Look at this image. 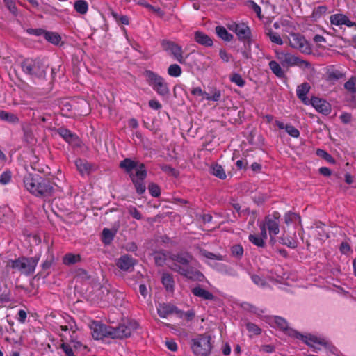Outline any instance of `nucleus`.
I'll use <instances>...</instances> for the list:
<instances>
[{"mask_svg":"<svg viewBox=\"0 0 356 356\" xmlns=\"http://www.w3.org/2000/svg\"><path fill=\"white\" fill-rule=\"evenodd\" d=\"M243 248L240 244H236L232 246V255L237 259H241L243 255Z\"/></svg>","mask_w":356,"mask_h":356,"instance_id":"43","label":"nucleus"},{"mask_svg":"<svg viewBox=\"0 0 356 356\" xmlns=\"http://www.w3.org/2000/svg\"><path fill=\"white\" fill-rule=\"evenodd\" d=\"M92 337L95 339H102L104 337H110V327L101 323L99 321H93L90 325Z\"/></svg>","mask_w":356,"mask_h":356,"instance_id":"15","label":"nucleus"},{"mask_svg":"<svg viewBox=\"0 0 356 356\" xmlns=\"http://www.w3.org/2000/svg\"><path fill=\"white\" fill-rule=\"evenodd\" d=\"M178 312V314H181V316H184L188 321L192 320L195 316V312L193 310H188L186 312H180L179 310Z\"/></svg>","mask_w":356,"mask_h":356,"instance_id":"63","label":"nucleus"},{"mask_svg":"<svg viewBox=\"0 0 356 356\" xmlns=\"http://www.w3.org/2000/svg\"><path fill=\"white\" fill-rule=\"evenodd\" d=\"M216 33L220 38L226 42H230L233 39V35L231 33H228V31L224 26H216Z\"/></svg>","mask_w":356,"mask_h":356,"instance_id":"30","label":"nucleus"},{"mask_svg":"<svg viewBox=\"0 0 356 356\" xmlns=\"http://www.w3.org/2000/svg\"><path fill=\"white\" fill-rule=\"evenodd\" d=\"M140 169L136 172H135L134 176H131V181L134 184L136 192L138 194H143L145 190L146 187L144 184V179L147 177V170L145 169V165H140Z\"/></svg>","mask_w":356,"mask_h":356,"instance_id":"14","label":"nucleus"},{"mask_svg":"<svg viewBox=\"0 0 356 356\" xmlns=\"http://www.w3.org/2000/svg\"><path fill=\"white\" fill-rule=\"evenodd\" d=\"M272 321L277 328L284 332L286 334L302 339L306 344L314 348H316V345L325 346L327 344L325 340L323 338H318L312 334L302 335L297 331L289 328L287 321L280 316H274Z\"/></svg>","mask_w":356,"mask_h":356,"instance_id":"3","label":"nucleus"},{"mask_svg":"<svg viewBox=\"0 0 356 356\" xmlns=\"http://www.w3.org/2000/svg\"><path fill=\"white\" fill-rule=\"evenodd\" d=\"M230 81L235 83L239 87H243L245 84V80L242 78L241 75L238 73L232 74L229 77Z\"/></svg>","mask_w":356,"mask_h":356,"instance_id":"44","label":"nucleus"},{"mask_svg":"<svg viewBox=\"0 0 356 356\" xmlns=\"http://www.w3.org/2000/svg\"><path fill=\"white\" fill-rule=\"evenodd\" d=\"M75 165L81 175L89 173L92 168V165L87 161L81 159H77L75 161Z\"/></svg>","mask_w":356,"mask_h":356,"instance_id":"25","label":"nucleus"},{"mask_svg":"<svg viewBox=\"0 0 356 356\" xmlns=\"http://www.w3.org/2000/svg\"><path fill=\"white\" fill-rule=\"evenodd\" d=\"M22 68L24 72L31 76H43L46 74V67L39 59H25Z\"/></svg>","mask_w":356,"mask_h":356,"instance_id":"7","label":"nucleus"},{"mask_svg":"<svg viewBox=\"0 0 356 356\" xmlns=\"http://www.w3.org/2000/svg\"><path fill=\"white\" fill-rule=\"evenodd\" d=\"M203 255L206 258H208L210 259H215V260H220V261L224 260V256H222L220 254H214V253L206 251L203 253Z\"/></svg>","mask_w":356,"mask_h":356,"instance_id":"54","label":"nucleus"},{"mask_svg":"<svg viewBox=\"0 0 356 356\" xmlns=\"http://www.w3.org/2000/svg\"><path fill=\"white\" fill-rule=\"evenodd\" d=\"M171 259L174 263L170 268L181 275L193 280H200L203 277L200 272L193 270L189 266L192 259V257L189 254L185 252L175 254L171 256Z\"/></svg>","mask_w":356,"mask_h":356,"instance_id":"2","label":"nucleus"},{"mask_svg":"<svg viewBox=\"0 0 356 356\" xmlns=\"http://www.w3.org/2000/svg\"><path fill=\"white\" fill-rule=\"evenodd\" d=\"M115 264L122 270L131 271L136 264V260L130 255L124 254L116 260Z\"/></svg>","mask_w":356,"mask_h":356,"instance_id":"17","label":"nucleus"},{"mask_svg":"<svg viewBox=\"0 0 356 356\" xmlns=\"http://www.w3.org/2000/svg\"><path fill=\"white\" fill-rule=\"evenodd\" d=\"M252 280L255 284H257L258 286H264V285H265L264 280L259 275H253L252 276Z\"/></svg>","mask_w":356,"mask_h":356,"instance_id":"61","label":"nucleus"},{"mask_svg":"<svg viewBox=\"0 0 356 356\" xmlns=\"http://www.w3.org/2000/svg\"><path fill=\"white\" fill-rule=\"evenodd\" d=\"M156 309L159 316L161 318H167L169 315L177 313L178 314V309L176 307L172 305L167 304V303H159L156 306Z\"/></svg>","mask_w":356,"mask_h":356,"instance_id":"20","label":"nucleus"},{"mask_svg":"<svg viewBox=\"0 0 356 356\" xmlns=\"http://www.w3.org/2000/svg\"><path fill=\"white\" fill-rule=\"evenodd\" d=\"M60 348H61L63 350L65 356H76L74 353V351H73V349H72L71 345H70L67 343H65V342L61 343L60 345Z\"/></svg>","mask_w":356,"mask_h":356,"instance_id":"48","label":"nucleus"},{"mask_svg":"<svg viewBox=\"0 0 356 356\" xmlns=\"http://www.w3.org/2000/svg\"><path fill=\"white\" fill-rule=\"evenodd\" d=\"M191 291L194 296L199 297L204 300H213L215 299V296L213 293L203 289L200 286L193 288Z\"/></svg>","mask_w":356,"mask_h":356,"instance_id":"23","label":"nucleus"},{"mask_svg":"<svg viewBox=\"0 0 356 356\" xmlns=\"http://www.w3.org/2000/svg\"><path fill=\"white\" fill-rule=\"evenodd\" d=\"M148 189L152 196L157 197L161 194V190L159 186L156 184L152 183L149 185Z\"/></svg>","mask_w":356,"mask_h":356,"instance_id":"50","label":"nucleus"},{"mask_svg":"<svg viewBox=\"0 0 356 356\" xmlns=\"http://www.w3.org/2000/svg\"><path fill=\"white\" fill-rule=\"evenodd\" d=\"M211 174L220 179H225L227 175L222 165L216 163L211 166Z\"/></svg>","mask_w":356,"mask_h":356,"instance_id":"27","label":"nucleus"},{"mask_svg":"<svg viewBox=\"0 0 356 356\" xmlns=\"http://www.w3.org/2000/svg\"><path fill=\"white\" fill-rule=\"evenodd\" d=\"M194 40L197 43L205 47H211L213 45L212 39L202 31L195 32Z\"/></svg>","mask_w":356,"mask_h":356,"instance_id":"24","label":"nucleus"},{"mask_svg":"<svg viewBox=\"0 0 356 356\" xmlns=\"http://www.w3.org/2000/svg\"><path fill=\"white\" fill-rule=\"evenodd\" d=\"M219 56L220 58L225 63H228L232 58V55L228 54L225 49L220 50Z\"/></svg>","mask_w":356,"mask_h":356,"instance_id":"58","label":"nucleus"},{"mask_svg":"<svg viewBox=\"0 0 356 356\" xmlns=\"http://www.w3.org/2000/svg\"><path fill=\"white\" fill-rule=\"evenodd\" d=\"M330 24L332 25L341 26L346 25L348 27H353L355 26V22H351L348 17L342 13H337L332 15L330 17Z\"/></svg>","mask_w":356,"mask_h":356,"instance_id":"18","label":"nucleus"},{"mask_svg":"<svg viewBox=\"0 0 356 356\" xmlns=\"http://www.w3.org/2000/svg\"><path fill=\"white\" fill-rule=\"evenodd\" d=\"M310 85L308 83H303L299 85L296 89V95L305 104H310V99L307 97V94L309 92Z\"/></svg>","mask_w":356,"mask_h":356,"instance_id":"21","label":"nucleus"},{"mask_svg":"<svg viewBox=\"0 0 356 356\" xmlns=\"http://www.w3.org/2000/svg\"><path fill=\"white\" fill-rule=\"evenodd\" d=\"M59 135L68 143L78 145L79 139L78 136L70 130L65 128H60L58 130Z\"/></svg>","mask_w":356,"mask_h":356,"instance_id":"22","label":"nucleus"},{"mask_svg":"<svg viewBox=\"0 0 356 356\" xmlns=\"http://www.w3.org/2000/svg\"><path fill=\"white\" fill-rule=\"evenodd\" d=\"M68 325H60V328L62 331L66 332L67 330H73L75 327V322L74 321L70 318L69 321H67Z\"/></svg>","mask_w":356,"mask_h":356,"instance_id":"57","label":"nucleus"},{"mask_svg":"<svg viewBox=\"0 0 356 356\" xmlns=\"http://www.w3.org/2000/svg\"><path fill=\"white\" fill-rule=\"evenodd\" d=\"M248 239L252 244L257 247L264 248L265 246V240L259 235L250 234Z\"/></svg>","mask_w":356,"mask_h":356,"instance_id":"40","label":"nucleus"},{"mask_svg":"<svg viewBox=\"0 0 356 356\" xmlns=\"http://www.w3.org/2000/svg\"><path fill=\"white\" fill-rule=\"evenodd\" d=\"M222 97V92L220 90L216 88H211L210 92H207L206 99L207 101L218 102Z\"/></svg>","mask_w":356,"mask_h":356,"instance_id":"33","label":"nucleus"},{"mask_svg":"<svg viewBox=\"0 0 356 356\" xmlns=\"http://www.w3.org/2000/svg\"><path fill=\"white\" fill-rule=\"evenodd\" d=\"M24 184L29 193L35 197L42 198L51 196L56 186L49 178L31 175L24 177Z\"/></svg>","mask_w":356,"mask_h":356,"instance_id":"1","label":"nucleus"},{"mask_svg":"<svg viewBox=\"0 0 356 356\" xmlns=\"http://www.w3.org/2000/svg\"><path fill=\"white\" fill-rule=\"evenodd\" d=\"M161 45L164 51L169 52L179 63L184 64L186 63V58L183 56V49L180 45L168 40H163L161 42Z\"/></svg>","mask_w":356,"mask_h":356,"instance_id":"11","label":"nucleus"},{"mask_svg":"<svg viewBox=\"0 0 356 356\" xmlns=\"http://www.w3.org/2000/svg\"><path fill=\"white\" fill-rule=\"evenodd\" d=\"M310 101V104H312L317 111L325 115L330 113V106L329 103L326 101L316 97H312Z\"/></svg>","mask_w":356,"mask_h":356,"instance_id":"19","label":"nucleus"},{"mask_svg":"<svg viewBox=\"0 0 356 356\" xmlns=\"http://www.w3.org/2000/svg\"><path fill=\"white\" fill-rule=\"evenodd\" d=\"M181 73L182 70L177 64H171L168 68V74L172 77H179Z\"/></svg>","mask_w":356,"mask_h":356,"instance_id":"39","label":"nucleus"},{"mask_svg":"<svg viewBox=\"0 0 356 356\" xmlns=\"http://www.w3.org/2000/svg\"><path fill=\"white\" fill-rule=\"evenodd\" d=\"M345 88L353 94L352 102L356 106V77L350 78L344 85Z\"/></svg>","mask_w":356,"mask_h":356,"instance_id":"26","label":"nucleus"},{"mask_svg":"<svg viewBox=\"0 0 356 356\" xmlns=\"http://www.w3.org/2000/svg\"><path fill=\"white\" fill-rule=\"evenodd\" d=\"M211 337L206 335H200L193 339L191 346L193 352L197 356H207L211 350Z\"/></svg>","mask_w":356,"mask_h":356,"instance_id":"8","label":"nucleus"},{"mask_svg":"<svg viewBox=\"0 0 356 356\" xmlns=\"http://www.w3.org/2000/svg\"><path fill=\"white\" fill-rule=\"evenodd\" d=\"M161 282L168 291H172L174 287V280L169 273L163 274Z\"/></svg>","mask_w":356,"mask_h":356,"instance_id":"36","label":"nucleus"},{"mask_svg":"<svg viewBox=\"0 0 356 356\" xmlns=\"http://www.w3.org/2000/svg\"><path fill=\"white\" fill-rule=\"evenodd\" d=\"M11 177L12 174L10 171L7 170L2 172L0 175V184L3 185L8 184L11 180Z\"/></svg>","mask_w":356,"mask_h":356,"instance_id":"51","label":"nucleus"},{"mask_svg":"<svg viewBox=\"0 0 356 356\" xmlns=\"http://www.w3.org/2000/svg\"><path fill=\"white\" fill-rule=\"evenodd\" d=\"M228 29L234 32L239 40L243 42H249L252 38L250 28L247 24L243 22H232L227 25Z\"/></svg>","mask_w":356,"mask_h":356,"instance_id":"12","label":"nucleus"},{"mask_svg":"<svg viewBox=\"0 0 356 356\" xmlns=\"http://www.w3.org/2000/svg\"><path fill=\"white\" fill-rule=\"evenodd\" d=\"M275 58L283 67L298 66L302 70L309 69L311 67V64L308 61L302 60L300 57L286 51L275 49Z\"/></svg>","mask_w":356,"mask_h":356,"instance_id":"5","label":"nucleus"},{"mask_svg":"<svg viewBox=\"0 0 356 356\" xmlns=\"http://www.w3.org/2000/svg\"><path fill=\"white\" fill-rule=\"evenodd\" d=\"M285 130L286 133L293 138H297L300 136L299 130L290 124H286Z\"/></svg>","mask_w":356,"mask_h":356,"instance_id":"46","label":"nucleus"},{"mask_svg":"<svg viewBox=\"0 0 356 356\" xmlns=\"http://www.w3.org/2000/svg\"><path fill=\"white\" fill-rule=\"evenodd\" d=\"M147 83L161 96H165L170 93L168 84L165 80L158 74L152 70L144 72Z\"/></svg>","mask_w":356,"mask_h":356,"instance_id":"6","label":"nucleus"},{"mask_svg":"<svg viewBox=\"0 0 356 356\" xmlns=\"http://www.w3.org/2000/svg\"><path fill=\"white\" fill-rule=\"evenodd\" d=\"M26 31L30 35L36 36L43 35L44 37L47 31L42 29H28Z\"/></svg>","mask_w":356,"mask_h":356,"instance_id":"56","label":"nucleus"},{"mask_svg":"<svg viewBox=\"0 0 356 356\" xmlns=\"http://www.w3.org/2000/svg\"><path fill=\"white\" fill-rule=\"evenodd\" d=\"M342 77L343 74L338 70L330 71L327 73V79L330 81H337L341 79Z\"/></svg>","mask_w":356,"mask_h":356,"instance_id":"52","label":"nucleus"},{"mask_svg":"<svg viewBox=\"0 0 356 356\" xmlns=\"http://www.w3.org/2000/svg\"><path fill=\"white\" fill-rule=\"evenodd\" d=\"M191 94L195 96H202L206 99L207 92L203 91L200 87L193 88L191 90Z\"/></svg>","mask_w":356,"mask_h":356,"instance_id":"60","label":"nucleus"},{"mask_svg":"<svg viewBox=\"0 0 356 356\" xmlns=\"http://www.w3.org/2000/svg\"><path fill=\"white\" fill-rule=\"evenodd\" d=\"M3 1L10 13H12L14 15H17V9L15 6V0H3Z\"/></svg>","mask_w":356,"mask_h":356,"instance_id":"53","label":"nucleus"},{"mask_svg":"<svg viewBox=\"0 0 356 356\" xmlns=\"http://www.w3.org/2000/svg\"><path fill=\"white\" fill-rule=\"evenodd\" d=\"M0 119L10 123H17L19 122V118L16 115L3 110H0Z\"/></svg>","mask_w":356,"mask_h":356,"instance_id":"34","label":"nucleus"},{"mask_svg":"<svg viewBox=\"0 0 356 356\" xmlns=\"http://www.w3.org/2000/svg\"><path fill=\"white\" fill-rule=\"evenodd\" d=\"M279 240L280 243L285 245L290 248L294 249L298 246V241L289 236H282Z\"/></svg>","mask_w":356,"mask_h":356,"instance_id":"38","label":"nucleus"},{"mask_svg":"<svg viewBox=\"0 0 356 356\" xmlns=\"http://www.w3.org/2000/svg\"><path fill=\"white\" fill-rule=\"evenodd\" d=\"M269 67L272 72L278 78H283L285 76L284 71L282 69L281 65L275 60H271L269 64Z\"/></svg>","mask_w":356,"mask_h":356,"instance_id":"29","label":"nucleus"},{"mask_svg":"<svg viewBox=\"0 0 356 356\" xmlns=\"http://www.w3.org/2000/svg\"><path fill=\"white\" fill-rule=\"evenodd\" d=\"M280 218L279 212L274 211L271 215L267 216L264 221L268 230L272 243H275V236L280 232Z\"/></svg>","mask_w":356,"mask_h":356,"instance_id":"10","label":"nucleus"},{"mask_svg":"<svg viewBox=\"0 0 356 356\" xmlns=\"http://www.w3.org/2000/svg\"><path fill=\"white\" fill-rule=\"evenodd\" d=\"M267 35L273 43L278 45L283 44V40L277 33L274 32L272 30H269L267 33Z\"/></svg>","mask_w":356,"mask_h":356,"instance_id":"42","label":"nucleus"},{"mask_svg":"<svg viewBox=\"0 0 356 356\" xmlns=\"http://www.w3.org/2000/svg\"><path fill=\"white\" fill-rule=\"evenodd\" d=\"M300 216L296 213L293 212H289L284 216V221L285 223L289 225L291 222H300Z\"/></svg>","mask_w":356,"mask_h":356,"instance_id":"41","label":"nucleus"},{"mask_svg":"<svg viewBox=\"0 0 356 356\" xmlns=\"http://www.w3.org/2000/svg\"><path fill=\"white\" fill-rule=\"evenodd\" d=\"M316 154L318 156L322 157L327 161H330V159H332V156L323 149H318L316 150Z\"/></svg>","mask_w":356,"mask_h":356,"instance_id":"59","label":"nucleus"},{"mask_svg":"<svg viewBox=\"0 0 356 356\" xmlns=\"http://www.w3.org/2000/svg\"><path fill=\"white\" fill-rule=\"evenodd\" d=\"M111 15L118 24H122L124 25H128L129 24V18L127 15H120L114 10L111 11Z\"/></svg>","mask_w":356,"mask_h":356,"instance_id":"37","label":"nucleus"},{"mask_svg":"<svg viewBox=\"0 0 356 356\" xmlns=\"http://www.w3.org/2000/svg\"><path fill=\"white\" fill-rule=\"evenodd\" d=\"M289 44L291 48L297 49L302 54H309L312 51L309 42L300 33H291L289 38Z\"/></svg>","mask_w":356,"mask_h":356,"instance_id":"9","label":"nucleus"},{"mask_svg":"<svg viewBox=\"0 0 356 356\" xmlns=\"http://www.w3.org/2000/svg\"><path fill=\"white\" fill-rule=\"evenodd\" d=\"M340 251L342 254H348L351 251L350 245L347 242H342L340 245Z\"/></svg>","mask_w":356,"mask_h":356,"instance_id":"62","label":"nucleus"},{"mask_svg":"<svg viewBox=\"0 0 356 356\" xmlns=\"http://www.w3.org/2000/svg\"><path fill=\"white\" fill-rule=\"evenodd\" d=\"M128 213L135 219L141 220L143 218V216L141 213L137 209L136 207L134 206H129L127 207Z\"/></svg>","mask_w":356,"mask_h":356,"instance_id":"49","label":"nucleus"},{"mask_svg":"<svg viewBox=\"0 0 356 356\" xmlns=\"http://www.w3.org/2000/svg\"><path fill=\"white\" fill-rule=\"evenodd\" d=\"M38 261L39 257H22L15 260H10L8 265L21 274L31 275L34 273Z\"/></svg>","mask_w":356,"mask_h":356,"instance_id":"4","label":"nucleus"},{"mask_svg":"<svg viewBox=\"0 0 356 356\" xmlns=\"http://www.w3.org/2000/svg\"><path fill=\"white\" fill-rule=\"evenodd\" d=\"M161 169L162 170V171H163L164 172L167 173V174H169V175H173V176H177V171L175 168H173L171 165H161L160 166Z\"/></svg>","mask_w":356,"mask_h":356,"instance_id":"55","label":"nucleus"},{"mask_svg":"<svg viewBox=\"0 0 356 356\" xmlns=\"http://www.w3.org/2000/svg\"><path fill=\"white\" fill-rule=\"evenodd\" d=\"M44 39L54 45H58L61 42V36L58 33L52 31H47L45 33Z\"/></svg>","mask_w":356,"mask_h":356,"instance_id":"31","label":"nucleus"},{"mask_svg":"<svg viewBox=\"0 0 356 356\" xmlns=\"http://www.w3.org/2000/svg\"><path fill=\"white\" fill-rule=\"evenodd\" d=\"M136 328V323L129 325H120L118 327H110V337L113 339H123L131 336L132 331Z\"/></svg>","mask_w":356,"mask_h":356,"instance_id":"13","label":"nucleus"},{"mask_svg":"<svg viewBox=\"0 0 356 356\" xmlns=\"http://www.w3.org/2000/svg\"><path fill=\"white\" fill-rule=\"evenodd\" d=\"M74 10L81 15H85L88 10V3L85 0H77L74 3Z\"/></svg>","mask_w":356,"mask_h":356,"instance_id":"32","label":"nucleus"},{"mask_svg":"<svg viewBox=\"0 0 356 356\" xmlns=\"http://www.w3.org/2000/svg\"><path fill=\"white\" fill-rule=\"evenodd\" d=\"M327 10L326 6H319L314 9L312 16L315 18H320L327 12Z\"/></svg>","mask_w":356,"mask_h":356,"instance_id":"45","label":"nucleus"},{"mask_svg":"<svg viewBox=\"0 0 356 356\" xmlns=\"http://www.w3.org/2000/svg\"><path fill=\"white\" fill-rule=\"evenodd\" d=\"M118 229H109L104 228L102 231V241L105 244H109L114 238Z\"/></svg>","mask_w":356,"mask_h":356,"instance_id":"28","label":"nucleus"},{"mask_svg":"<svg viewBox=\"0 0 356 356\" xmlns=\"http://www.w3.org/2000/svg\"><path fill=\"white\" fill-rule=\"evenodd\" d=\"M141 165H145L143 163L127 158L120 162V167L124 169L125 172L129 174L130 178H131V176L135 175L133 170H135L136 172H138L139 169H140Z\"/></svg>","mask_w":356,"mask_h":356,"instance_id":"16","label":"nucleus"},{"mask_svg":"<svg viewBox=\"0 0 356 356\" xmlns=\"http://www.w3.org/2000/svg\"><path fill=\"white\" fill-rule=\"evenodd\" d=\"M81 261L79 254L72 253L66 254L63 258V262L65 265H72Z\"/></svg>","mask_w":356,"mask_h":356,"instance_id":"35","label":"nucleus"},{"mask_svg":"<svg viewBox=\"0 0 356 356\" xmlns=\"http://www.w3.org/2000/svg\"><path fill=\"white\" fill-rule=\"evenodd\" d=\"M245 326L248 331L253 334L259 335L261 332V329L253 323H247Z\"/></svg>","mask_w":356,"mask_h":356,"instance_id":"47","label":"nucleus"},{"mask_svg":"<svg viewBox=\"0 0 356 356\" xmlns=\"http://www.w3.org/2000/svg\"><path fill=\"white\" fill-rule=\"evenodd\" d=\"M149 106H150V108L154 110L161 109L162 107L161 103L156 99H151L149 102Z\"/></svg>","mask_w":356,"mask_h":356,"instance_id":"64","label":"nucleus"}]
</instances>
